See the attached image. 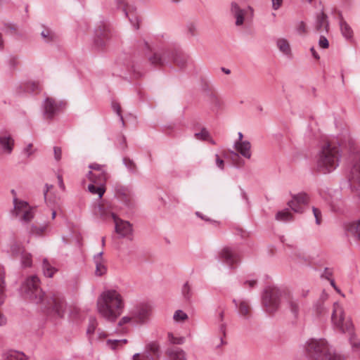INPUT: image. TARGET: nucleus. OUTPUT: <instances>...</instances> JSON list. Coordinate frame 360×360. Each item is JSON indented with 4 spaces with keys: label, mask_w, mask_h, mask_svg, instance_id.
<instances>
[{
    "label": "nucleus",
    "mask_w": 360,
    "mask_h": 360,
    "mask_svg": "<svg viewBox=\"0 0 360 360\" xmlns=\"http://www.w3.org/2000/svg\"><path fill=\"white\" fill-rule=\"evenodd\" d=\"M124 306L121 295L115 290L104 291L97 300L98 313L111 322L115 321L121 315Z\"/></svg>",
    "instance_id": "1"
},
{
    "label": "nucleus",
    "mask_w": 360,
    "mask_h": 360,
    "mask_svg": "<svg viewBox=\"0 0 360 360\" xmlns=\"http://www.w3.org/2000/svg\"><path fill=\"white\" fill-rule=\"evenodd\" d=\"M341 158L340 146L336 142L326 141L323 143L318 154L316 168L323 174L335 170L339 165Z\"/></svg>",
    "instance_id": "2"
},
{
    "label": "nucleus",
    "mask_w": 360,
    "mask_h": 360,
    "mask_svg": "<svg viewBox=\"0 0 360 360\" xmlns=\"http://www.w3.org/2000/svg\"><path fill=\"white\" fill-rule=\"evenodd\" d=\"M305 351L309 360H341L340 356L330 351L327 342L322 339L309 340Z\"/></svg>",
    "instance_id": "3"
},
{
    "label": "nucleus",
    "mask_w": 360,
    "mask_h": 360,
    "mask_svg": "<svg viewBox=\"0 0 360 360\" xmlns=\"http://www.w3.org/2000/svg\"><path fill=\"white\" fill-rule=\"evenodd\" d=\"M331 319L334 325L338 327L342 333L348 332L350 334L349 342L354 349L360 347V342L352 333L353 324L350 320H345L343 317V311L338 303L333 304V311Z\"/></svg>",
    "instance_id": "4"
},
{
    "label": "nucleus",
    "mask_w": 360,
    "mask_h": 360,
    "mask_svg": "<svg viewBox=\"0 0 360 360\" xmlns=\"http://www.w3.org/2000/svg\"><path fill=\"white\" fill-rule=\"evenodd\" d=\"M40 281L37 276H32L26 279L22 289L26 298L39 304L44 300V292L39 286Z\"/></svg>",
    "instance_id": "5"
},
{
    "label": "nucleus",
    "mask_w": 360,
    "mask_h": 360,
    "mask_svg": "<svg viewBox=\"0 0 360 360\" xmlns=\"http://www.w3.org/2000/svg\"><path fill=\"white\" fill-rule=\"evenodd\" d=\"M281 295V290L276 287H268L264 290L262 302L268 313L272 314L278 309Z\"/></svg>",
    "instance_id": "6"
},
{
    "label": "nucleus",
    "mask_w": 360,
    "mask_h": 360,
    "mask_svg": "<svg viewBox=\"0 0 360 360\" xmlns=\"http://www.w3.org/2000/svg\"><path fill=\"white\" fill-rule=\"evenodd\" d=\"M112 37V32L108 24L101 22L95 29L94 46L98 50H103Z\"/></svg>",
    "instance_id": "7"
},
{
    "label": "nucleus",
    "mask_w": 360,
    "mask_h": 360,
    "mask_svg": "<svg viewBox=\"0 0 360 360\" xmlns=\"http://www.w3.org/2000/svg\"><path fill=\"white\" fill-rule=\"evenodd\" d=\"M116 7L122 11L136 30L139 29V19L136 14V8L128 4L126 0H115Z\"/></svg>",
    "instance_id": "8"
},
{
    "label": "nucleus",
    "mask_w": 360,
    "mask_h": 360,
    "mask_svg": "<svg viewBox=\"0 0 360 360\" xmlns=\"http://www.w3.org/2000/svg\"><path fill=\"white\" fill-rule=\"evenodd\" d=\"M47 308L62 317L65 309V302L60 294H51L46 297Z\"/></svg>",
    "instance_id": "9"
},
{
    "label": "nucleus",
    "mask_w": 360,
    "mask_h": 360,
    "mask_svg": "<svg viewBox=\"0 0 360 360\" xmlns=\"http://www.w3.org/2000/svg\"><path fill=\"white\" fill-rule=\"evenodd\" d=\"M352 167L350 171L349 181L354 188L360 195V154H356L352 157Z\"/></svg>",
    "instance_id": "10"
},
{
    "label": "nucleus",
    "mask_w": 360,
    "mask_h": 360,
    "mask_svg": "<svg viewBox=\"0 0 360 360\" xmlns=\"http://www.w3.org/2000/svg\"><path fill=\"white\" fill-rule=\"evenodd\" d=\"M309 202V196L306 193H300L292 195V198L288 202V205L295 212L302 213L304 207L307 205Z\"/></svg>",
    "instance_id": "11"
},
{
    "label": "nucleus",
    "mask_w": 360,
    "mask_h": 360,
    "mask_svg": "<svg viewBox=\"0 0 360 360\" xmlns=\"http://www.w3.org/2000/svg\"><path fill=\"white\" fill-rule=\"evenodd\" d=\"M110 215L113 219L115 224V231L121 236V237H128L132 235V224L127 221L120 219L117 216L110 212Z\"/></svg>",
    "instance_id": "12"
},
{
    "label": "nucleus",
    "mask_w": 360,
    "mask_h": 360,
    "mask_svg": "<svg viewBox=\"0 0 360 360\" xmlns=\"http://www.w3.org/2000/svg\"><path fill=\"white\" fill-rule=\"evenodd\" d=\"M63 103L57 102L54 98L47 97L43 103L44 114L46 119L52 120L60 111Z\"/></svg>",
    "instance_id": "13"
},
{
    "label": "nucleus",
    "mask_w": 360,
    "mask_h": 360,
    "mask_svg": "<svg viewBox=\"0 0 360 360\" xmlns=\"http://www.w3.org/2000/svg\"><path fill=\"white\" fill-rule=\"evenodd\" d=\"M160 346L155 342L148 344L146 347V351L140 354H135L133 356V360H154L153 356H159Z\"/></svg>",
    "instance_id": "14"
},
{
    "label": "nucleus",
    "mask_w": 360,
    "mask_h": 360,
    "mask_svg": "<svg viewBox=\"0 0 360 360\" xmlns=\"http://www.w3.org/2000/svg\"><path fill=\"white\" fill-rule=\"evenodd\" d=\"M151 313V307L147 303H141L138 304L133 310V318L139 323L146 322Z\"/></svg>",
    "instance_id": "15"
},
{
    "label": "nucleus",
    "mask_w": 360,
    "mask_h": 360,
    "mask_svg": "<svg viewBox=\"0 0 360 360\" xmlns=\"http://www.w3.org/2000/svg\"><path fill=\"white\" fill-rule=\"evenodd\" d=\"M114 189L115 195L119 200L127 207L132 205L133 195L128 188L117 184L115 186Z\"/></svg>",
    "instance_id": "16"
},
{
    "label": "nucleus",
    "mask_w": 360,
    "mask_h": 360,
    "mask_svg": "<svg viewBox=\"0 0 360 360\" xmlns=\"http://www.w3.org/2000/svg\"><path fill=\"white\" fill-rule=\"evenodd\" d=\"M219 257L231 267L238 260V255L236 250L229 247H224L219 252Z\"/></svg>",
    "instance_id": "17"
},
{
    "label": "nucleus",
    "mask_w": 360,
    "mask_h": 360,
    "mask_svg": "<svg viewBox=\"0 0 360 360\" xmlns=\"http://www.w3.org/2000/svg\"><path fill=\"white\" fill-rule=\"evenodd\" d=\"M314 28L319 33H323V32L328 33L329 22L328 20V16L323 11H321L320 13L316 15Z\"/></svg>",
    "instance_id": "18"
},
{
    "label": "nucleus",
    "mask_w": 360,
    "mask_h": 360,
    "mask_svg": "<svg viewBox=\"0 0 360 360\" xmlns=\"http://www.w3.org/2000/svg\"><path fill=\"white\" fill-rule=\"evenodd\" d=\"M94 262L96 265V276H101L105 274L107 272V267L105 265V261L103 257V252H100L94 255Z\"/></svg>",
    "instance_id": "19"
},
{
    "label": "nucleus",
    "mask_w": 360,
    "mask_h": 360,
    "mask_svg": "<svg viewBox=\"0 0 360 360\" xmlns=\"http://www.w3.org/2000/svg\"><path fill=\"white\" fill-rule=\"evenodd\" d=\"M231 11L236 18V25L237 26L242 25L244 22L245 11L241 9L236 2H232L231 5Z\"/></svg>",
    "instance_id": "20"
},
{
    "label": "nucleus",
    "mask_w": 360,
    "mask_h": 360,
    "mask_svg": "<svg viewBox=\"0 0 360 360\" xmlns=\"http://www.w3.org/2000/svg\"><path fill=\"white\" fill-rule=\"evenodd\" d=\"M87 176L94 184L104 185L108 179V173L104 169L96 173L89 171Z\"/></svg>",
    "instance_id": "21"
},
{
    "label": "nucleus",
    "mask_w": 360,
    "mask_h": 360,
    "mask_svg": "<svg viewBox=\"0 0 360 360\" xmlns=\"http://www.w3.org/2000/svg\"><path fill=\"white\" fill-rule=\"evenodd\" d=\"M236 150L244 158L250 159L251 158V144L248 141L236 142L234 144Z\"/></svg>",
    "instance_id": "22"
},
{
    "label": "nucleus",
    "mask_w": 360,
    "mask_h": 360,
    "mask_svg": "<svg viewBox=\"0 0 360 360\" xmlns=\"http://www.w3.org/2000/svg\"><path fill=\"white\" fill-rule=\"evenodd\" d=\"M166 356V360H186L184 352L175 347L167 349Z\"/></svg>",
    "instance_id": "23"
},
{
    "label": "nucleus",
    "mask_w": 360,
    "mask_h": 360,
    "mask_svg": "<svg viewBox=\"0 0 360 360\" xmlns=\"http://www.w3.org/2000/svg\"><path fill=\"white\" fill-rule=\"evenodd\" d=\"M346 231L349 236H353L360 241V219L347 225Z\"/></svg>",
    "instance_id": "24"
},
{
    "label": "nucleus",
    "mask_w": 360,
    "mask_h": 360,
    "mask_svg": "<svg viewBox=\"0 0 360 360\" xmlns=\"http://www.w3.org/2000/svg\"><path fill=\"white\" fill-rule=\"evenodd\" d=\"M0 146L4 151L11 153L13 148L14 140L10 135L0 136Z\"/></svg>",
    "instance_id": "25"
},
{
    "label": "nucleus",
    "mask_w": 360,
    "mask_h": 360,
    "mask_svg": "<svg viewBox=\"0 0 360 360\" xmlns=\"http://www.w3.org/2000/svg\"><path fill=\"white\" fill-rule=\"evenodd\" d=\"M4 288H5V281L4 277L2 275L1 271H0V306L4 302ZM6 323V319L2 313L0 312V326L5 325Z\"/></svg>",
    "instance_id": "26"
},
{
    "label": "nucleus",
    "mask_w": 360,
    "mask_h": 360,
    "mask_svg": "<svg viewBox=\"0 0 360 360\" xmlns=\"http://www.w3.org/2000/svg\"><path fill=\"white\" fill-rule=\"evenodd\" d=\"M14 211L13 214L18 217L20 212H23L30 207L29 204L24 200H20L17 197L13 198Z\"/></svg>",
    "instance_id": "27"
},
{
    "label": "nucleus",
    "mask_w": 360,
    "mask_h": 360,
    "mask_svg": "<svg viewBox=\"0 0 360 360\" xmlns=\"http://www.w3.org/2000/svg\"><path fill=\"white\" fill-rule=\"evenodd\" d=\"M173 62L180 68L185 67L187 60L188 56L185 55L184 53L181 51H174L172 53Z\"/></svg>",
    "instance_id": "28"
},
{
    "label": "nucleus",
    "mask_w": 360,
    "mask_h": 360,
    "mask_svg": "<svg viewBox=\"0 0 360 360\" xmlns=\"http://www.w3.org/2000/svg\"><path fill=\"white\" fill-rule=\"evenodd\" d=\"M326 299V296H322L316 303L315 311L317 316H322L327 314V308L325 305L324 301Z\"/></svg>",
    "instance_id": "29"
},
{
    "label": "nucleus",
    "mask_w": 360,
    "mask_h": 360,
    "mask_svg": "<svg viewBox=\"0 0 360 360\" xmlns=\"http://www.w3.org/2000/svg\"><path fill=\"white\" fill-rule=\"evenodd\" d=\"M25 251V247L20 243L14 240L10 246V253L12 257H17Z\"/></svg>",
    "instance_id": "30"
},
{
    "label": "nucleus",
    "mask_w": 360,
    "mask_h": 360,
    "mask_svg": "<svg viewBox=\"0 0 360 360\" xmlns=\"http://www.w3.org/2000/svg\"><path fill=\"white\" fill-rule=\"evenodd\" d=\"M4 360H26V357L22 352L11 350L5 354Z\"/></svg>",
    "instance_id": "31"
},
{
    "label": "nucleus",
    "mask_w": 360,
    "mask_h": 360,
    "mask_svg": "<svg viewBox=\"0 0 360 360\" xmlns=\"http://www.w3.org/2000/svg\"><path fill=\"white\" fill-rule=\"evenodd\" d=\"M42 269L45 276L51 278L57 271L53 266H52L47 259H44L42 262Z\"/></svg>",
    "instance_id": "32"
},
{
    "label": "nucleus",
    "mask_w": 360,
    "mask_h": 360,
    "mask_svg": "<svg viewBox=\"0 0 360 360\" xmlns=\"http://www.w3.org/2000/svg\"><path fill=\"white\" fill-rule=\"evenodd\" d=\"M41 36L46 42H51L57 40V35L49 28H44L41 32Z\"/></svg>",
    "instance_id": "33"
},
{
    "label": "nucleus",
    "mask_w": 360,
    "mask_h": 360,
    "mask_svg": "<svg viewBox=\"0 0 360 360\" xmlns=\"http://www.w3.org/2000/svg\"><path fill=\"white\" fill-rule=\"evenodd\" d=\"M340 29L342 35L347 39H350L353 37V31L350 26L343 20H340Z\"/></svg>",
    "instance_id": "34"
},
{
    "label": "nucleus",
    "mask_w": 360,
    "mask_h": 360,
    "mask_svg": "<svg viewBox=\"0 0 360 360\" xmlns=\"http://www.w3.org/2000/svg\"><path fill=\"white\" fill-rule=\"evenodd\" d=\"M98 185V186H96V185L91 184L88 186V190L92 194H98V198H101L105 192V188L104 185Z\"/></svg>",
    "instance_id": "35"
},
{
    "label": "nucleus",
    "mask_w": 360,
    "mask_h": 360,
    "mask_svg": "<svg viewBox=\"0 0 360 360\" xmlns=\"http://www.w3.org/2000/svg\"><path fill=\"white\" fill-rule=\"evenodd\" d=\"M149 62L155 66H162L164 65L163 59L160 53L155 52L151 56H148Z\"/></svg>",
    "instance_id": "36"
},
{
    "label": "nucleus",
    "mask_w": 360,
    "mask_h": 360,
    "mask_svg": "<svg viewBox=\"0 0 360 360\" xmlns=\"http://www.w3.org/2000/svg\"><path fill=\"white\" fill-rule=\"evenodd\" d=\"M276 219L283 221H290L292 220V215L288 209H285L276 214Z\"/></svg>",
    "instance_id": "37"
},
{
    "label": "nucleus",
    "mask_w": 360,
    "mask_h": 360,
    "mask_svg": "<svg viewBox=\"0 0 360 360\" xmlns=\"http://www.w3.org/2000/svg\"><path fill=\"white\" fill-rule=\"evenodd\" d=\"M277 46L279 50L288 55L290 53V47L288 41L285 39H280L277 41Z\"/></svg>",
    "instance_id": "38"
},
{
    "label": "nucleus",
    "mask_w": 360,
    "mask_h": 360,
    "mask_svg": "<svg viewBox=\"0 0 360 360\" xmlns=\"http://www.w3.org/2000/svg\"><path fill=\"white\" fill-rule=\"evenodd\" d=\"M181 293L186 302H190L192 297L193 292L191 291V287L188 282H186L182 287Z\"/></svg>",
    "instance_id": "39"
},
{
    "label": "nucleus",
    "mask_w": 360,
    "mask_h": 360,
    "mask_svg": "<svg viewBox=\"0 0 360 360\" xmlns=\"http://www.w3.org/2000/svg\"><path fill=\"white\" fill-rule=\"evenodd\" d=\"M25 90L31 92H39L41 90V86L38 82H27L25 84Z\"/></svg>",
    "instance_id": "40"
},
{
    "label": "nucleus",
    "mask_w": 360,
    "mask_h": 360,
    "mask_svg": "<svg viewBox=\"0 0 360 360\" xmlns=\"http://www.w3.org/2000/svg\"><path fill=\"white\" fill-rule=\"evenodd\" d=\"M21 264L23 267H30L32 264V255L26 251L21 255Z\"/></svg>",
    "instance_id": "41"
},
{
    "label": "nucleus",
    "mask_w": 360,
    "mask_h": 360,
    "mask_svg": "<svg viewBox=\"0 0 360 360\" xmlns=\"http://www.w3.org/2000/svg\"><path fill=\"white\" fill-rule=\"evenodd\" d=\"M288 304L291 312L294 314L295 317H297L300 311L299 302L297 300L291 298L288 302Z\"/></svg>",
    "instance_id": "42"
},
{
    "label": "nucleus",
    "mask_w": 360,
    "mask_h": 360,
    "mask_svg": "<svg viewBox=\"0 0 360 360\" xmlns=\"http://www.w3.org/2000/svg\"><path fill=\"white\" fill-rule=\"evenodd\" d=\"M97 326L98 323L96 319L94 316H91L89 320V326L86 330V333L88 335L94 334Z\"/></svg>",
    "instance_id": "43"
},
{
    "label": "nucleus",
    "mask_w": 360,
    "mask_h": 360,
    "mask_svg": "<svg viewBox=\"0 0 360 360\" xmlns=\"http://www.w3.org/2000/svg\"><path fill=\"white\" fill-rule=\"evenodd\" d=\"M123 163L131 173H135L136 172V165L132 160L129 158H124Z\"/></svg>",
    "instance_id": "44"
},
{
    "label": "nucleus",
    "mask_w": 360,
    "mask_h": 360,
    "mask_svg": "<svg viewBox=\"0 0 360 360\" xmlns=\"http://www.w3.org/2000/svg\"><path fill=\"white\" fill-rule=\"evenodd\" d=\"M32 207L27 208L26 210L23 212V214L21 217V220L25 222H29L34 218V213Z\"/></svg>",
    "instance_id": "45"
},
{
    "label": "nucleus",
    "mask_w": 360,
    "mask_h": 360,
    "mask_svg": "<svg viewBox=\"0 0 360 360\" xmlns=\"http://www.w3.org/2000/svg\"><path fill=\"white\" fill-rule=\"evenodd\" d=\"M250 311V306L244 301L240 302L238 307L239 314L242 316H247Z\"/></svg>",
    "instance_id": "46"
},
{
    "label": "nucleus",
    "mask_w": 360,
    "mask_h": 360,
    "mask_svg": "<svg viewBox=\"0 0 360 360\" xmlns=\"http://www.w3.org/2000/svg\"><path fill=\"white\" fill-rule=\"evenodd\" d=\"M195 137L197 139L205 141L210 137V133L205 128H202L200 132L195 134Z\"/></svg>",
    "instance_id": "47"
},
{
    "label": "nucleus",
    "mask_w": 360,
    "mask_h": 360,
    "mask_svg": "<svg viewBox=\"0 0 360 360\" xmlns=\"http://www.w3.org/2000/svg\"><path fill=\"white\" fill-rule=\"evenodd\" d=\"M188 319V316L181 310H177L174 314V319L176 321H184Z\"/></svg>",
    "instance_id": "48"
},
{
    "label": "nucleus",
    "mask_w": 360,
    "mask_h": 360,
    "mask_svg": "<svg viewBox=\"0 0 360 360\" xmlns=\"http://www.w3.org/2000/svg\"><path fill=\"white\" fill-rule=\"evenodd\" d=\"M112 108L113 110L117 113V115L120 117L121 122L122 124H124V118L121 113V106L117 102H112Z\"/></svg>",
    "instance_id": "49"
},
{
    "label": "nucleus",
    "mask_w": 360,
    "mask_h": 360,
    "mask_svg": "<svg viewBox=\"0 0 360 360\" xmlns=\"http://www.w3.org/2000/svg\"><path fill=\"white\" fill-rule=\"evenodd\" d=\"M46 226L37 227L33 225L32 226L30 233L37 236H41L44 232Z\"/></svg>",
    "instance_id": "50"
},
{
    "label": "nucleus",
    "mask_w": 360,
    "mask_h": 360,
    "mask_svg": "<svg viewBox=\"0 0 360 360\" xmlns=\"http://www.w3.org/2000/svg\"><path fill=\"white\" fill-rule=\"evenodd\" d=\"M168 338L172 344L181 345L184 342L183 338H175L171 333H168Z\"/></svg>",
    "instance_id": "51"
},
{
    "label": "nucleus",
    "mask_w": 360,
    "mask_h": 360,
    "mask_svg": "<svg viewBox=\"0 0 360 360\" xmlns=\"http://www.w3.org/2000/svg\"><path fill=\"white\" fill-rule=\"evenodd\" d=\"M312 211H313L314 217L316 219V223L317 224H320L321 222V212L320 210L315 207H313Z\"/></svg>",
    "instance_id": "52"
},
{
    "label": "nucleus",
    "mask_w": 360,
    "mask_h": 360,
    "mask_svg": "<svg viewBox=\"0 0 360 360\" xmlns=\"http://www.w3.org/2000/svg\"><path fill=\"white\" fill-rule=\"evenodd\" d=\"M319 45L322 49H328V48L329 42L325 36L321 35L320 37V39L319 40Z\"/></svg>",
    "instance_id": "53"
},
{
    "label": "nucleus",
    "mask_w": 360,
    "mask_h": 360,
    "mask_svg": "<svg viewBox=\"0 0 360 360\" xmlns=\"http://www.w3.org/2000/svg\"><path fill=\"white\" fill-rule=\"evenodd\" d=\"M187 30L188 33L190 34V36L195 37L197 34V28L193 23H188L187 25Z\"/></svg>",
    "instance_id": "54"
},
{
    "label": "nucleus",
    "mask_w": 360,
    "mask_h": 360,
    "mask_svg": "<svg viewBox=\"0 0 360 360\" xmlns=\"http://www.w3.org/2000/svg\"><path fill=\"white\" fill-rule=\"evenodd\" d=\"M106 344L112 349H116L118 345H120V341L118 340H108Z\"/></svg>",
    "instance_id": "55"
},
{
    "label": "nucleus",
    "mask_w": 360,
    "mask_h": 360,
    "mask_svg": "<svg viewBox=\"0 0 360 360\" xmlns=\"http://www.w3.org/2000/svg\"><path fill=\"white\" fill-rule=\"evenodd\" d=\"M54 158L56 161H59L62 157V149L60 147L55 146L53 148Z\"/></svg>",
    "instance_id": "56"
},
{
    "label": "nucleus",
    "mask_w": 360,
    "mask_h": 360,
    "mask_svg": "<svg viewBox=\"0 0 360 360\" xmlns=\"http://www.w3.org/2000/svg\"><path fill=\"white\" fill-rule=\"evenodd\" d=\"M333 276V270L329 268H325L323 274L321 275L322 278H324L327 280L331 279Z\"/></svg>",
    "instance_id": "57"
},
{
    "label": "nucleus",
    "mask_w": 360,
    "mask_h": 360,
    "mask_svg": "<svg viewBox=\"0 0 360 360\" xmlns=\"http://www.w3.org/2000/svg\"><path fill=\"white\" fill-rule=\"evenodd\" d=\"M215 157H216V165H217V167L219 169H224V160L222 159H221L217 154L215 155Z\"/></svg>",
    "instance_id": "58"
},
{
    "label": "nucleus",
    "mask_w": 360,
    "mask_h": 360,
    "mask_svg": "<svg viewBox=\"0 0 360 360\" xmlns=\"http://www.w3.org/2000/svg\"><path fill=\"white\" fill-rule=\"evenodd\" d=\"M89 167L93 170H95L96 172L103 170V166L96 163L91 164Z\"/></svg>",
    "instance_id": "59"
},
{
    "label": "nucleus",
    "mask_w": 360,
    "mask_h": 360,
    "mask_svg": "<svg viewBox=\"0 0 360 360\" xmlns=\"http://www.w3.org/2000/svg\"><path fill=\"white\" fill-rule=\"evenodd\" d=\"M272 7L274 10H278L282 5L283 0H271Z\"/></svg>",
    "instance_id": "60"
},
{
    "label": "nucleus",
    "mask_w": 360,
    "mask_h": 360,
    "mask_svg": "<svg viewBox=\"0 0 360 360\" xmlns=\"http://www.w3.org/2000/svg\"><path fill=\"white\" fill-rule=\"evenodd\" d=\"M32 144L29 143L23 150L24 153H26L28 157L30 156L33 153V151L32 150Z\"/></svg>",
    "instance_id": "61"
},
{
    "label": "nucleus",
    "mask_w": 360,
    "mask_h": 360,
    "mask_svg": "<svg viewBox=\"0 0 360 360\" xmlns=\"http://www.w3.org/2000/svg\"><path fill=\"white\" fill-rule=\"evenodd\" d=\"M131 317H129V316H124L122 317L120 321H119L118 323V325L120 326L125 324V323H129L130 321H131Z\"/></svg>",
    "instance_id": "62"
},
{
    "label": "nucleus",
    "mask_w": 360,
    "mask_h": 360,
    "mask_svg": "<svg viewBox=\"0 0 360 360\" xmlns=\"http://www.w3.org/2000/svg\"><path fill=\"white\" fill-rule=\"evenodd\" d=\"M297 30H298V32H300L301 33H305L306 29H305V24L304 22L302 21L300 22L298 27H297Z\"/></svg>",
    "instance_id": "63"
},
{
    "label": "nucleus",
    "mask_w": 360,
    "mask_h": 360,
    "mask_svg": "<svg viewBox=\"0 0 360 360\" xmlns=\"http://www.w3.org/2000/svg\"><path fill=\"white\" fill-rule=\"evenodd\" d=\"M256 284H257L256 280L246 281L244 283V285H248L250 288H254Z\"/></svg>",
    "instance_id": "64"
}]
</instances>
